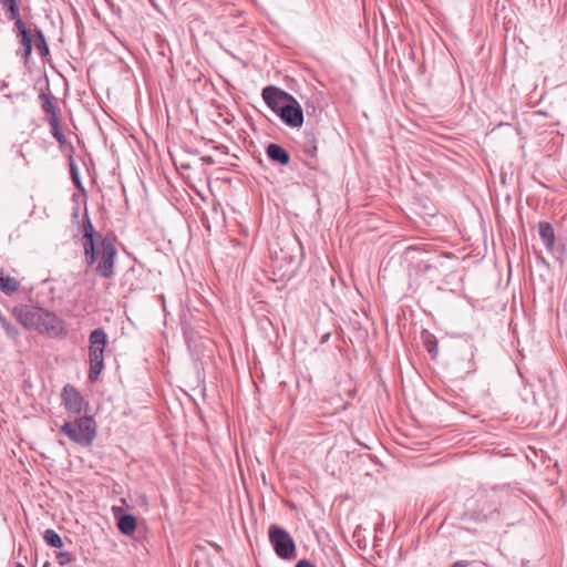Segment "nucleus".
<instances>
[{"label":"nucleus","mask_w":567,"mask_h":567,"mask_svg":"<svg viewBox=\"0 0 567 567\" xmlns=\"http://www.w3.org/2000/svg\"><path fill=\"white\" fill-rule=\"evenodd\" d=\"M271 269L276 281L291 279L300 264L301 245L291 236L278 237L270 246Z\"/></svg>","instance_id":"f257e3e1"},{"label":"nucleus","mask_w":567,"mask_h":567,"mask_svg":"<svg viewBox=\"0 0 567 567\" xmlns=\"http://www.w3.org/2000/svg\"><path fill=\"white\" fill-rule=\"evenodd\" d=\"M17 320L27 329H34L51 338L63 337L66 330L63 321L53 312L35 306H20L13 309Z\"/></svg>","instance_id":"f03ea898"},{"label":"nucleus","mask_w":567,"mask_h":567,"mask_svg":"<svg viewBox=\"0 0 567 567\" xmlns=\"http://www.w3.org/2000/svg\"><path fill=\"white\" fill-rule=\"evenodd\" d=\"M265 103L290 127H300L303 124V111L299 102L289 93L279 87L269 85L262 89Z\"/></svg>","instance_id":"7ed1b4c3"},{"label":"nucleus","mask_w":567,"mask_h":567,"mask_svg":"<svg viewBox=\"0 0 567 567\" xmlns=\"http://www.w3.org/2000/svg\"><path fill=\"white\" fill-rule=\"evenodd\" d=\"M117 250L114 244V238L111 236L102 237L97 244L94 245L95 261L92 267L97 276L110 279L115 275V259Z\"/></svg>","instance_id":"20e7f679"},{"label":"nucleus","mask_w":567,"mask_h":567,"mask_svg":"<svg viewBox=\"0 0 567 567\" xmlns=\"http://www.w3.org/2000/svg\"><path fill=\"white\" fill-rule=\"evenodd\" d=\"M60 433L81 446H90L96 436V423L92 416H76L74 421L64 422Z\"/></svg>","instance_id":"39448f33"},{"label":"nucleus","mask_w":567,"mask_h":567,"mask_svg":"<svg viewBox=\"0 0 567 567\" xmlns=\"http://www.w3.org/2000/svg\"><path fill=\"white\" fill-rule=\"evenodd\" d=\"M107 334L103 328L94 329L89 336V380L95 382L104 369V350Z\"/></svg>","instance_id":"423d86ee"},{"label":"nucleus","mask_w":567,"mask_h":567,"mask_svg":"<svg viewBox=\"0 0 567 567\" xmlns=\"http://www.w3.org/2000/svg\"><path fill=\"white\" fill-rule=\"evenodd\" d=\"M269 540L275 553L281 559L290 560L296 557V545L290 534L277 525L269 527Z\"/></svg>","instance_id":"0eeeda50"},{"label":"nucleus","mask_w":567,"mask_h":567,"mask_svg":"<svg viewBox=\"0 0 567 567\" xmlns=\"http://www.w3.org/2000/svg\"><path fill=\"white\" fill-rule=\"evenodd\" d=\"M61 400L65 411L70 415L74 416H81L89 406V403L85 401L81 392L70 383L63 386Z\"/></svg>","instance_id":"6e6552de"},{"label":"nucleus","mask_w":567,"mask_h":567,"mask_svg":"<svg viewBox=\"0 0 567 567\" xmlns=\"http://www.w3.org/2000/svg\"><path fill=\"white\" fill-rule=\"evenodd\" d=\"M82 247H83V254L85 264L87 266H93L95 261L94 257V245L99 243L96 238H101L100 235L96 234L94 226L89 217L87 212L85 210L83 218H82Z\"/></svg>","instance_id":"1a4fd4ad"},{"label":"nucleus","mask_w":567,"mask_h":567,"mask_svg":"<svg viewBox=\"0 0 567 567\" xmlns=\"http://www.w3.org/2000/svg\"><path fill=\"white\" fill-rule=\"evenodd\" d=\"M268 158L280 165H288L290 162V154L281 145L270 143L266 148Z\"/></svg>","instance_id":"9d476101"},{"label":"nucleus","mask_w":567,"mask_h":567,"mask_svg":"<svg viewBox=\"0 0 567 567\" xmlns=\"http://www.w3.org/2000/svg\"><path fill=\"white\" fill-rule=\"evenodd\" d=\"M20 43L24 50V59L28 60L32 52V38L30 31L25 28L24 22L21 19L14 22Z\"/></svg>","instance_id":"9b49d317"},{"label":"nucleus","mask_w":567,"mask_h":567,"mask_svg":"<svg viewBox=\"0 0 567 567\" xmlns=\"http://www.w3.org/2000/svg\"><path fill=\"white\" fill-rule=\"evenodd\" d=\"M118 530L126 536H132L136 530V518L131 514H125L117 519Z\"/></svg>","instance_id":"f8f14e48"},{"label":"nucleus","mask_w":567,"mask_h":567,"mask_svg":"<svg viewBox=\"0 0 567 567\" xmlns=\"http://www.w3.org/2000/svg\"><path fill=\"white\" fill-rule=\"evenodd\" d=\"M39 99L42 101V110L49 114V118L59 117L58 110L50 93L41 92Z\"/></svg>","instance_id":"ddd939ff"},{"label":"nucleus","mask_w":567,"mask_h":567,"mask_svg":"<svg viewBox=\"0 0 567 567\" xmlns=\"http://www.w3.org/2000/svg\"><path fill=\"white\" fill-rule=\"evenodd\" d=\"M539 236L543 239L546 247L551 248L555 243V231L549 223L539 224Z\"/></svg>","instance_id":"4468645a"},{"label":"nucleus","mask_w":567,"mask_h":567,"mask_svg":"<svg viewBox=\"0 0 567 567\" xmlns=\"http://www.w3.org/2000/svg\"><path fill=\"white\" fill-rule=\"evenodd\" d=\"M20 287V282L9 276H3V274H0V289L6 293H12L16 292Z\"/></svg>","instance_id":"2eb2a0df"},{"label":"nucleus","mask_w":567,"mask_h":567,"mask_svg":"<svg viewBox=\"0 0 567 567\" xmlns=\"http://www.w3.org/2000/svg\"><path fill=\"white\" fill-rule=\"evenodd\" d=\"M48 122L51 127V134L53 135V137L59 142L60 145H64L66 143V137L61 130L60 118H49Z\"/></svg>","instance_id":"dca6fc26"},{"label":"nucleus","mask_w":567,"mask_h":567,"mask_svg":"<svg viewBox=\"0 0 567 567\" xmlns=\"http://www.w3.org/2000/svg\"><path fill=\"white\" fill-rule=\"evenodd\" d=\"M35 37V49L38 50L41 56H47L50 53L49 45L47 43L45 37L40 29L34 30Z\"/></svg>","instance_id":"f3484780"},{"label":"nucleus","mask_w":567,"mask_h":567,"mask_svg":"<svg viewBox=\"0 0 567 567\" xmlns=\"http://www.w3.org/2000/svg\"><path fill=\"white\" fill-rule=\"evenodd\" d=\"M44 542L54 548L63 547V542L60 535L54 529H47L43 534Z\"/></svg>","instance_id":"a211bd4d"},{"label":"nucleus","mask_w":567,"mask_h":567,"mask_svg":"<svg viewBox=\"0 0 567 567\" xmlns=\"http://www.w3.org/2000/svg\"><path fill=\"white\" fill-rule=\"evenodd\" d=\"M424 344L432 358H435L439 352L436 339L432 334H427L424 340Z\"/></svg>","instance_id":"6ab92c4d"},{"label":"nucleus","mask_w":567,"mask_h":567,"mask_svg":"<svg viewBox=\"0 0 567 567\" xmlns=\"http://www.w3.org/2000/svg\"><path fill=\"white\" fill-rule=\"evenodd\" d=\"M303 151L308 156L316 157L318 148L313 136H310V138H308V141L305 144Z\"/></svg>","instance_id":"aec40b11"},{"label":"nucleus","mask_w":567,"mask_h":567,"mask_svg":"<svg viewBox=\"0 0 567 567\" xmlns=\"http://www.w3.org/2000/svg\"><path fill=\"white\" fill-rule=\"evenodd\" d=\"M2 328L4 329L8 337L14 339L19 336V331L16 326L11 324L8 321H3Z\"/></svg>","instance_id":"412c9836"},{"label":"nucleus","mask_w":567,"mask_h":567,"mask_svg":"<svg viewBox=\"0 0 567 567\" xmlns=\"http://www.w3.org/2000/svg\"><path fill=\"white\" fill-rule=\"evenodd\" d=\"M6 10L9 12V19L14 20V21H18V19H21L18 3L14 4L13 7L6 9Z\"/></svg>","instance_id":"4be33fe9"},{"label":"nucleus","mask_w":567,"mask_h":567,"mask_svg":"<svg viewBox=\"0 0 567 567\" xmlns=\"http://www.w3.org/2000/svg\"><path fill=\"white\" fill-rule=\"evenodd\" d=\"M58 558H59V563L61 565H64V564H68V563H71L73 560V557L70 553H66V551H61L58 554Z\"/></svg>","instance_id":"5701e85b"},{"label":"nucleus","mask_w":567,"mask_h":567,"mask_svg":"<svg viewBox=\"0 0 567 567\" xmlns=\"http://www.w3.org/2000/svg\"><path fill=\"white\" fill-rule=\"evenodd\" d=\"M295 567H316V565L308 559H301L296 564Z\"/></svg>","instance_id":"b1692460"},{"label":"nucleus","mask_w":567,"mask_h":567,"mask_svg":"<svg viewBox=\"0 0 567 567\" xmlns=\"http://www.w3.org/2000/svg\"><path fill=\"white\" fill-rule=\"evenodd\" d=\"M71 172H72V179H73L74 184H75L79 188H82V183H81V181H80V178H79V176H78V173H76L75 168H73V167H72Z\"/></svg>","instance_id":"393cba45"},{"label":"nucleus","mask_w":567,"mask_h":567,"mask_svg":"<svg viewBox=\"0 0 567 567\" xmlns=\"http://www.w3.org/2000/svg\"><path fill=\"white\" fill-rule=\"evenodd\" d=\"M0 4L4 9H8V8L13 7L14 4H17V0H0Z\"/></svg>","instance_id":"a878e982"},{"label":"nucleus","mask_w":567,"mask_h":567,"mask_svg":"<svg viewBox=\"0 0 567 567\" xmlns=\"http://www.w3.org/2000/svg\"><path fill=\"white\" fill-rule=\"evenodd\" d=\"M465 515H468L472 519H474L476 522L486 519V516H483V517L475 516L474 513H466Z\"/></svg>","instance_id":"bb28decb"},{"label":"nucleus","mask_w":567,"mask_h":567,"mask_svg":"<svg viewBox=\"0 0 567 567\" xmlns=\"http://www.w3.org/2000/svg\"><path fill=\"white\" fill-rule=\"evenodd\" d=\"M467 564L460 560V561H455L451 567H466Z\"/></svg>","instance_id":"cd10ccee"},{"label":"nucleus","mask_w":567,"mask_h":567,"mask_svg":"<svg viewBox=\"0 0 567 567\" xmlns=\"http://www.w3.org/2000/svg\"><path fill=\"white\" fill-rule=\"evenodd\" d=\"M42 567H52L50 561H45Z\"/></svg>","instance_id":"c85d7f7f"},{"label":"nucleus","mask_w":567,"mask_h":567,"mask_svg":"<svg viewBox=\"0 0 567 567\" xmlns=\"http://www.w3.org/2000/svg\"><path fill=\"white\" fill-rule=\"evenodd\" d=\"M14 567H24V565L21 563H17Z\"/></svg>","instance_id":"c756f323"}]
</instances>
